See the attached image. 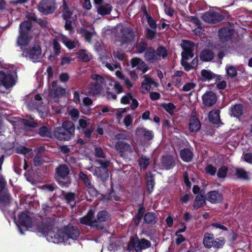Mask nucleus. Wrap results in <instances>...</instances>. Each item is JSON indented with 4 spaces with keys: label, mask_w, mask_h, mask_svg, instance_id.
Wrapping results in <instances>:
<instances>
[{
    "label": "nucleus",
    "mask_w": 252,
    "mask_h": 252,
    "mask_svg": "<svg viewBox=\"0 0 252 252\" xmlns=\"http://www.w3.org/2000/svg\"><path fill=\"white\" fill-rule=\"evenodd\" d=\"M50 227L48 225H44L43 228L39 229V231L46 234V239L49 242L55 244L62 242L67 243V241L69 239H76L79 235L78 229L74 227L68 226L63 230H59L56 233L49 230Z\"/></svg>",
    "instance_id": "obj_1"
},
{
    "label": "nucleus",
    "mask_w": 252,
    "mask_h": 252,
    "mask_svg": "<svg viewBox=\"0 0 252 252\" xmlns=\"http://www.w3.org/2000/svg\"><path fill=\"white\" fill-rule=\"evenodd\" d=\"M94 215V211L92 210H89L86 216L80 219V223L96 227L98 229H103L104 228L103 222L110 220V215L105 211H99L96 215V219L93 220Z\"/></svg>",
    "instance_id": "obj_2"
},
{
    "label": "nucleus",
    "mask_w": 252,
    "mask_h": 252,
    "mask_svg": "<svg viewBox=\"0 0 252 252\" xmlns=\"http://www.w3.org/2000/svg\"><path fill=\"white\" fill-rule=\"evenodd\" d=\"M74 131V127L72 123L64 122L62 127H56L54 131V135L56 138L60 140H67Z\"/></svg>",
    "instance_id": "obj_3"
},
{
    "label": "nucleus",
    "mask_w": 252,
    "mask_h": 252,
    "mask_svg": "<svg viewBox=\"0 0 252 252\" xmlns=\"http://www.w3.org/2000/svg\"><path fill=\"white\" fill-rule=\"evenodd\" d=\"M194 44L188 40H183L181 43V47L183 49V51L182 53L181 64L186 71H189L190 68L187 61L189 59L192 58L193 56L192 52L194 49Z\"/></svg>",
    "instance_id": "obj_4"
},
{
    "label": "nucleus",
    "mask_w": 252,
    "mask_h": 252,
    "mask_svg": "<svg viewBox=\"0 0 252 252\" xmlns=\"http://www.w3.org/2000/svg\"><path fill=\"white\" fill-rule=\"evenodd\" d=\"M32 26L31 21H25L20 25V36L18 38L17 43L21 46V48L27 46L30 41V38L28 35L29 31Z\"/></svg>",
    "instance_id": "obj_5"
},
{
    "label": "nucleus",
    "mask_w": 252,
    "mask_h": 252,
    "mask_svg": "<svg viewBox=\"0 0 252 252\" xmlns=\"http://www.w3.org/2000/svg\"><path fill=\"white\" fill-rule=\"evenodd\" d=\"M69 173V169L66 165H61L56 168V179L62 186H66L68 184L66 177Z\"/></svg>",
    "instance_id": "obj_6"
},
{
    "label": "nucleus",
    "mask_w": 252,
    "mask_h": 252,
    "mask_svg": "<svg viewBox=\"0 0 252 252\" xmlns=\"http://www.w3.org/2000/svg\"><path fill=\"white\" fill-rule=\"evenodd\" d=\"M150 246V242L147 240L143 239L139 240L135 238H131L130 243L128 245L127 250L130 251L134 248L137 252H141L142 250L147 249Z\"/></svg>",
    "instance_id": "obj_7"
},
{
    "label": "nucleus",
    "mask_w": 252,
    "mask_h": 252,
    "mask_svg": "<svg viewBox=\"0 0 252 252\" xmlns=\"http://www.w3.org/2000/svg\"><path fill=\"white\" fill-rule=\"evenodd\" d=\"M203 244L207 248L212 247L219 248L223 245L224 241L221 238L215 240L213 234L206 233L204 235L203 238Z\"/></svg>",
    "instance_id": "obj_8"
},
{
    "label": "nucleus",
    "mask_w": 252,
    "mask_h": 252,
    "mask_svg": "<svg viewBox=\"0 0 252 252\" xmlns=\"http://www.w3.org/2000/svg\"><path fill=\"white\" fill-rule=\"evenodd\" d=\"M24 54L27 58L33 62H38L41 58V49L38 45H34L24 51Z\"/></svg>",
    "instance_id": "obj_9"
},
{
    "label": "nucleus",
    "mask_w": 252,
    "mask_h": 252,
    "mask_svg": "<svg viewBox=\"0 0 252 252\" xmlns=\"http://www.w3.org/2000/svg\"><path fill=\"white\" fill-rule=\"evenodd\" d=\"M48 93L49 97L55 99L64 95L66 94V90L61 86H58L57 81H53Z\"/></svg>",
    "instance_id": "obj_10"
},
{
    "label": "nucleus",
    "mask_w": 252,
    "mask_h": 252,
    "mask_svg": "<svg viewBox=\"0 0 252 252\" xmlns=\"http://www.w3.org/2000/svg\"><path fill=\"white\" fill-rule=\"evenodd\" d=\"M56 8L54 0H42L38 7L39 10L45 14L53 13Z\"/></svg>",
    "instance_id": "obj_11"
},
{
    "label": "nucleus",
    "mask_w": 252,
    "mask_h": 252,
    "mask_svg": "<svg viewBox=\"0 0 252 252\" xmlns=\"http://www.w3.org/2000/svg\"><path fill=\"white\" fill-rule=\"evenodd\" d=\"M143 78L144 79L141 82V90L143 93L150 92L152 85L156 87H158L159 85L153 78L148 75H144Z\"/></svg>",
    "instance_id": "obj_12"
},
{
    "label": "nucleus",
    "mask_w": 252,
    "mask_h": 252,
    "mask_svg": "<svg viewBox=\"0 0 252 252\" xmlns=\"http://www.w3.org/2000/svg\"><path fill=\"white\" fill-rule=\"evenodd\" d=\"M115 146L117 151L121 153V156L128 155L134 152V148L125 142L119 141Z\"/></svg>",
    "instance_id": "obj_13"
},
{
    "label": "nucleus",
    "mask_w": 252,
    "mask_h": 252,
    "mask_svg": "<svg viewBox=\"0 0 252 252\" xmlns=\"http://www.w3.org/2000/svg\"><path fill=\"white\" fill-rule=\"evenodd\" d=\"M97 162L101 165V167H95L94 174L99 178H102L107 173L106 168L109 166L110 162L108 160L102 161L100 160H98Z\"/></svg>",
    "instance_id": "obj_14"
},
{
    "label": "nucleus",
    "mask_w": 252,
    "mask_h": 252,
    "mask_svg": "<svg viewBox=\"0 0 252 252\" xmlns=\"http://www.w3.org/2000/svg\"><path fill=\"white\" fill-rule=\"evenodd\" d=\"M201 18L206 23H214L220 19V16L216 12L209 11L202 14Z\"/></svg>",
    "instance_id": "obj_15"
},
{
    "label": "nucleus",
    "mask_w": 252,
    "mask_h": 252,
    "mask_svg": "<svg viewBox=\"0 0 252 252\" xmlns=\"http://www.w3.org/2000/svg\"><path fill=\"white\" fill-rule=\"evenodd\" d=\"M58 39L63 42V43L69 50L78 47L79 45L77 40L74 39L71 40L68 39L66 36L63 35H60L58 37Z\"/></svg>",
    "instance_id": "obj_16"
},
{
    "label": "nucleus",
    "mask_w": 252,
    "mask_h": 252,
    "mask_svg": "<svg viewBox=\"0 0 252 252\" xmlns=\"http://www.w3.org/2000/svg\"><path fill=\"white\" fill-rule=\"evenodd\" d=\"M203 104L206 106H212L217 101V96L213 92L205 93L202 96Z\"/></svg>",
    "instance_id": "obj_17"
},
{
    "label": "nucleus",
    "mask_w": 252,
    "mask_h": 252,
    "mask_svg": "<svg viewBox=\"0 0 252 252\" xmlns=\"http://www.w3.org/2000/svg\"><path fill=\"white\" fill-rule=\"evenodd\" d=\"M206 199L211 203L216 204L220 202L223 199V197L219 191H212L207 194Z\"/></svg>",
    "instance_id": "obj_18"
},
{
    "label": "nucleus",
    "mask_w": 252,
    "mask_h": 252,
    "mask_svg": "<svg viewBox=\"0 0 252 252\" xmlns=\"http://www.w3.org/2000/svg\"><path fill=\"white\" fill-rule=\"evenodd\" d=\"M131 65L132 67H136L138 69L141 70L143 73L148 70V67L146 63L141 59L138 58H134L131 60Z\"/></svg>",
    "instance_id": "obj_19"
},
{
    "label": "nucleus",
    "mask_w": 252,
    "mask_h": 252,
    "mask_svg": "<svg viewBox=\"0 0 252 252\" xmlns=\"http://www.w3.org/2000/svg\"><path fill=\"white\" fill-rule=\"evenodd\" d=\"M136 135L141 137H143L145 140H149L153 138L152 131L148 130L143 127H138L136 129Z\"/></svg>",
    "instance_id": "obj_20"
},
{
    "label": "nucleus",
    "mask_w": 252,
    "mask_h": 252,
    "mask_svg": "<svg viewBox=\"0 0 252 252\" xmlns=\"http://www.w3.org/2000/svg\"><path fill=\"white\" fill-rule=\"evenodd\" d=\"M19 223L22 226L25 227L26 229L31 227L32 220L25 213H22L19 216Z\"/></svg>",
    "instance_id": "obj_21"
},
{
    "label": "nucleus",
    "mask_w": 252,
    "mask_h": 252,
    "mask_svg": "<svg viewBox=\"0 0 252 252\" xmlns=\"http://www.w3.org/2000/svg\"><path fill=\"white\" fill-rule=\"evenodd\" d=\"M232 32L229 28H223L219 30V36L222 41H227L230 38Z\"/></svg>",
    "instance_id": "obj_22"
},
{
    "label": "nucleus",
    "mask_w": 252,
    "mask_h": 252,
    "mask_svg": "<svg viewBox=\"0 0 252 252\" xmlns=\"http://www.w3.org/2000/svg\"><path fill=\"white\" fill-rule=\"evenodd\" d=\"M200 127V123L195 116H191L189 123V129L191 132L197 131Z\"/></svg>",
    "instance_id": "obj_23"
},
{
    "label": "nucleus",
    "mask_w": 252,
    "mask_h": 252,
    "mask_svg": "<svg viewBox=\"0 0 252 252\" xmlns=\"http://www.w3.org/2000/svg\"><path fill=\"white\" fill-rule=\"evenodd\" d=\"M91 78L95 82V84L94 87V88L93 90L96 91H100L103 84V78L101 76L96 74H93L91 75Z\"/></svg>",
    "instance_id": "obj_24"
},
{
    "label": "nucleus",
    "mask_w": 252,
    "mask_h": 252,
    "mask_svg": "<svg viewBox=\"0 0 252 252\" xmlns=\"http://www.w3.org/2000/svg\"><path fill=\"white\" fill-rule=\"evenodd\" d=\"M145 60L149 62L154 63L158 60V56L153 48H149L145 53Z\"/></svg>",
    "instance_id": "obj_25"
},
{
    "label": "nucleus",
    "mask_w": 252,
    "mask_h": 252,
    "mask_svg": "<svg viewBox=\"0 0 252 252\" xmlns=\"http://www.w3.org/2000/svg\"><path fill=\"white\" fill-rule=\"evenodd\" d=\"M244 109L241 105H235L231 108L230 110V115L231 116L239 118L244 113Z\"/></svg>",
    "instance_id": "obj_26"
},
{
    "label": "nucleus",
    "mask_w": 252,
    "mask_h": 252,
    "mask_svg": "<svg viewBox=\"0 0 252 252\" xmlns=\"http://www.w3.org/2000/svg\"><path fill=\"white\" fill-rule=\"evenodd\" d=\"M216 77V75L209 70L203 69L201 72V79L202 81H210Z\"/></svg>",
    "instance_id": "obj_27"
},
{
    "label": "nucleus",
    "mask_w": 252,
    "mask_h": 252,
    "mask_svg": "<svg viewBox=\"0 0 252 252\" xmlns=\"http://www.w3.org/2000/svg\"><path fill=\"white\" fill-rule=\"evenodd\" d=\"M180 157L184 161L189 162L192 158V153L189 149H185L181 151Z\"/></svg>",
    "instance_id": "obj_28"
},
{
    "label": "nucleus",
    "mask_w": 252,
    "mask_h": 252,
    "mask_svg": "<svg viewBox=\"0 0 252 252\" xmlns=\"http://www.w3.org/2000/svg\"><path fill=\"white\" fill-rule=\"evenodd\" d=\"M209 118L211 122L214 124H218L220 122V111L213 110L209 113Z\"/></svg>",
    "instance_id": "obj_29"
},
{
    "label": "nucleus",
    "mask_w": 252,
    "mask_h": 252,
    "mask_svg": "<svg viewBox=\"0 0 252 252\" xmlns=\"http://www.w3.org/2000/svg\"><path fill=\"white\" fill-rule=\"evenodd\" d=\"M76 55L78 56V58L83 62H89L92 58L91 55L85 50L78 51Z\"/></svg>",
    "instance_id": "obj_30"
},
{
    "label": "nucleus",
    "mask_w": 252,
    "mask_h": 252,
    "mask_svg": "<svg viewBox=\"0 0 252 252\" xmlns=\"http://www.w3.org/2000/svg\"><path fill=\"white\" fill-rule=\"evenodd\" d=\"M97 10L98 14L104 15L109 14L110 13L112 7L110 4H106L97 7Z\"/></svg>",
    "instance_id": "obj_31"
},
{
    "label": "nucleus",
    "mask_w": 252,
    "mask_h": 252,
    "mask_svg": "<svg viewBox=\"0 0 252 252\" xmlns=\"http://www.w3.org/2000/svg\"><path fill=\"white\" fill-rule=\"evenodd\" d=\"M213 57L214 53L209 50H204L200 54V58L203 61H210L213 59Z\"/></svg>",
    "instance_id": "obj_32"
},
{
    "label": "nucleus",
    "mask_w": 252,
    "mask_h": 252,
    "mask_svg": "<svg viewBox=\"0 0 252 252\" xmlns=\"http://www.w3.org/2000/svg\"><path fill=\"white\" fill-rule=\"evenodd\" d=\"M161 163L162 165L167 169L172 168L174 165V159L171 157L163 158Z\"/></svg>",
    "instance_id": "obj_33"
},
{
    "label": "nucleus",
    "mask_w": 252,
    "mask_h": 252,
    "mask_svg": "<svg viewBox=\"0 0 252 252\" xmlns=\"http://www.w3.org/2000/svg\"><path fill=\"white\" fill-rule=\"evenodd\" d=\"M205 204V199L202 195H198L196 196L194 203L193 207L195 209H198Z\"/></svg>",
    "instance_id": "obj_34"
},
{
    "label": "nucleus",
    "mask_w": 252,
    "mask_h": 252,
    "mask_svg": "<svg viewBox=\"0 0 252 252\" xmlns=\"http://www.w3.org/2000/svg\"><path fill=\"white\" fill-rule=\"evenodd\" d=\"M146 179L147 189L151 192L153 191L155 185L154 177L151 173L149 172L146 174Z\"/></svg>",
    "instance_id": "obj_35"
},
{
    "label": "nucleus",
    "mask_w": 252,
    "mask_h": 252,
    "mask_svg": "<svg viewBox=\"0 0 252 252\" xmlns=\"http://www.w3.org/2000/svg\"><path fill=\"white\" fill-rule=\"evenodd\" d=\"M112 109L109 106H103L96 112V117L101 118L106 115L108 112L112 111Z\"/></svg>",
    "instance_id": "obj_36"
},
{
    "label": "nucleus",
    "mask_w": 252,
    "mask_h": 252,
    "mask_svg": "<svg viewBox=\"0 0 252 252\" xmlns=\"http://www.w3.org/2000/svg\"><path fill=\"white\" fill-rule=\"evenodd\" d=\"M73 12L67 7V4L64 3L63 4V17L64 20H70Z\"/></svg>",
    "instance_id": "obj_37"
},
{
    "label": "nucleus",
    "mask_w": 252,
    "mask_h": 252,
    "mask_svg": "<svg viewBox=\"0 0 252 252\" xmlns=\"http://www.w3.org/2000/svg\"><path fill=\"white\" fill-rule=\"evenodd\" d=\"M14 84V78L11 75H6L3 85L5 88L12 87Z\"/></svg>",
    "instance_id": "obj_38"
},
{
    "label": "nucleus",
    "mask_w": 252,
    "mask_h": 252,
    "mask_svg": "<svg viewBox=\"0 0 252 252\" xmlns=\"http://www.w3.org/2000/svg\"><path fill=\"white\" fill-rule=\"evenodd\" d=\"M73 61L74 59L71 56H69L68 54H66L62 56L61 64L62 66L67 65L69 64Z\"/></svg>",
    "instance_id": "obj_39"
},
{
    "label": "nucleus",
    "mask_w": 252,
    "mask_h": 252,
    "mask_svg": "<svg viewBox=\"0 0 252 252\" xmlns=\"http://www.w3.org/2000/svg\"><path fill=\"white\" fill-rule=\"evenodd\" d=\"M147 46V43L143 40H141L138 42L135 46L136 52L138 53H141L146 48Z\"/></svg>",
    "instance_id": "obj_40"
},
{
    "label": "nucleus",
    "mask_w": 252,
    "mask_h": 252,
    "mask_svg": "<svg viewBox=\"0 0 252 252\" xmlns=\"http://www.w3.org/2000/svg\"><path fill=\"white\" fill-rule=\"evenodd\" d=\"M161 106L164 110L171 115L174 113L176 108L172 103H163L161 104Z\"/></svg>",
    "instance_id": "obj_41"
},
{
    "label": "nucleus",
    "mask_w": 252,
    "mask_h": 252,
    "mask_svg": "<svg viewBox=\"0 0 252 252\" xmlns=\"http://www.w3.org/2000/svg\"><path fill=\"white\" fill-rule=\"evenodd\" d=\"M144 220L148 223H154L156 222L155 214L152 213H147L144 217Z\"/></svg>",
    "instance_id": "obj_42"
},
{
    "label": "nucleus",
    "mask_w": 252,
    "mask_h": 252,
    "mask_svg": "<svg viewBox=\"0 0 252 252\" xmlns=\"http://www.w3.org/2000/svg\"><path fill=\"white\" fill-rule=\"evenodd\" d=\"M39 133L41 136L50 137L51 136V132L50 130L46 126H42L40 128Z\"/></svg>",
    "instance_id": "obj_43"
},
{
    "label": "nucleus",
    "mask_w": 252,
    "mask_h": 252,
    "mask_svg": "<svg viewBox=\"0 0 252 252\" xmlns=\"http://www.w3.org/2000/svg\"><path fill=\"white\" fill-rule=\"evenodd\" d=\"M196 86V84L192 82L186 83L182 87V90L184 92L192 91Z\"/></svg>",
    "instance_id": "obj_44"
},
{
    "label": "nucleus",
    "mask_w": 252,
    "mask_h": 252,
    "mask_svg": "<svg viewBox=\"0 0 252 252\" xmlns=\"http://www.w3.org/2000/svg\"><path fill=\"white\" fill-rule=\"evenodd\" d=\"M236 175L239 178L244 179H248V173L242 168H238L236 169Z\"/></svg>",
    "instance_id": "obj_45"
},
{
    "label": "nucleus",
    "mask_w": 252,
    "mask_h": 252,
    "mask_svg": "<svg viewBox=\"0 0 252 252\" xmlns=\"http://www.w3.org/2000/svg\"><path fill=\"white\" fill-rule=\"evenodd\" d=\"M156 54L158 56V59L160 57H162L163 58L166 57L167 53L166 49L163 47H159L157 48Z\"/></svg>",
    "instance_id": "obj_46"
},
{
    "label": "nucleus",
    "mask_w": 252,
    "mask_h": 252,
    "mask_svg": "<svg viewBox=\"0 0 252 252\" xmlns=\"http://www.w3.org/2000/svg\"><path fill=\"white\" fill-rule=\"evenodd\" d=\"M227 75L230 77H233L237 74L236 69L233 66H228L226 67Z\"/></svg>",
    "instance_id": "obj_47"
},
{
    "label": "nucleus",
    "mask_w": 252,
    "mask_h": 252,
    "mask_svg": "<svg viewBox=\"0 0 252 252\" xmlns=\"http://www.w3.org/2000/svg\"><path fill=\"white\" fill-rule=\"evenodd\" d=\"M149 164V159L146 157H141L139 159V164L141 169H145Z\"/></svg>",
    "instance_id": "obj_48"
},
{
    "label": "nucleus",
    "mask_w": 252,
    "mask_h": 252,
    "mask_svg": "<svg viewBox=\"0 0 252 252\" xmlns=\"http://www.w3.org/2000/svg\"><path fill=\"white\" fill-rule=\"evenodd\" d=\"M133 121L131 115H127L124 119V123L127 129H130L131 125Z\"/></svg>",
    "instance_id": "obj_49"
},
{
    "label": "nucleus",
    "mask_w": 252,
    "mask_h": 252,
    "mask_svg": "<svg viewBox=\"0 0 252 252\" xmlns=\"http://www.w3.org/2000/svg\"><path fill=\"white\" fill-rule=\"evenodd\" d=\"M227 169L225 166L221 167L218 170L217 176L219 178H223L225 177L227 174Z\"/></svg>",
    "instance_id": "obj_50"
},
{
    "label": "nucleus",
    "mask_w": 252,
    "mask_h": 252,
    "mask_svg": "<svg viewBox=\"0 0 252 252\" xmlns=\"http://www.w3.org/2000/svg\"><path fill=\"white\" fill-rule=\"evenodd\" d=\"M125 31L126 32H127V35H126V34L125 33L124 34V36H125V39L122 40L121 42L122 43H124V42H126L128 40H131V39L132 38V36H133L132 32H131L129 29H126V30H125Z\"/></svg>",
    "instance_id": "obj_51"
},
{
    "label": "nucleus",
    "mask_w": 252,
    "mask_h": 252,
    "mask_svg": "<svg viewBox=\"0 0 252 252\" xmlns=\"http://www.w3.org/2000/svg\"><path fill=\"white\" fill-rule=\"evenodd\" d=\"M32 151L31 150L26 148L24 147H20L17 149V153L19 154H22L25 156H26Z\"/></svg>",
    "instance_id": "obj_52"
},
{
    "label": "nucleus",
    "mask_w": 252,
    "mask_h": 252,
    "mask_svg": "<svg viewBox=\"0 0 252 252\" xmlns=\"http://www.w3.org/2000/svg\"><path fill=\"white\" fill-rule=\"evenodd\" d=\"M205 170L207 173L211 175H214L216 173L217 169L212 165L209 164L206 166Z\"/></svg>",
    "instance_id": "obj_53"
},
{
    "label": "nucleus",
    "mask_w": 252,
    "mask_h": 252,
    "mask_svg": "<svg viewBox=\"0 0 252 252\" xmlns=\"http://www.w3.org/2000/svg\"><path fill=\"white\" fill-rule=\"evenodd\" d=\"M69 115L72 119H76L79 116V111L75 108H73L68 111Z\"/></svg>",
    "instance_id": "obj_54"
},
{
    "label": "nucleus",
    "mask_w": 252,
    "mask_h": 252,
    "mask_svg": "<svg viewBox=\"0 0 252 252\" xmlns=\"http://www.w3.org/2000/svg\"><path fill=\"white\" fill-rule=\"evenodd\" d=\"M106 67L110 70L113 71L116 69L120 68V64L118 63H115L114 64H111L110 63H105Z\"/></svg>",
    "instance_id": "obj_55"
},
{
    "label": "nucleus",
    "mask_w": 252,
    "mask_h": 252,
    "mask_svg": "<svg viewBox=\"0 0 252 252\" xmlns=\"http://www.w3.org/2000/svg\"><path fill=\"white\" fill-rule=\"evenodd\" d=\"M132 99V95L130 93L126 94L121 98V102L123 104H128Z\"/></svg>",
    "instance_id": "obj_56"
},
{
    "label": "nucleus",
    "mask_w": 252,
    "mask_h": 252,
    "mask_svg": "<svg viewBox=\"0 0 252 252\" xmlns=\"http://www.w3.org/2000/svg\"><path fill=\"white\" fill-rule=\"evenodd\" d=\"M113 56L115 58L119 60H122L124 58V54L122 51H114L113 53Z\"/></svg>",
    "instance_id": "obj_57"
},
{
    "label": "nucleus",
    "mask_w": 252,
    "mask_h": 252,
    "mask_svg": "<svg viewBox=\"0 0 252 252\" xmlns=\"http://www.w3.org/2000/svg\"><path fill=\"white\" fill-rule=\"evenodd\" d=\"M95 155L99 158H105V155L101 148L97 147L95 149Z\"/></svg>",
    "instance_id": "obj_58"
},
{
    "label": "nucleus",
    "mask_w": 252,
    "mask_h": 252,
    "mask_svg": "<svg viewBox=\"0 0 252 252\" xmlns=\"http://www.w3.org/2000/svg\"><path fill=\"white\" fill-rule=\"evenodd\" d=\"M242 158L244 161L249 163H252V154L247 153L244 154Z\"/></svg>",
    "instance_id": "obj_59"
},
{
    "label": "nucleus",
    "mask_w": 252,
    "mask_h": 252,
    "mask_svg": "<svg viewBox=\"0 0 252 252\" xmlns=\"http://www.w3.org/2000/svg\"><path fill=\"white\" fill-rule=\"evenodd\" d=\"M69 76L67 73H61L59 76L60 80L63 83L67 82L69 79Z\"/></svg>",
    "instance_id": "obj_60"
},
{
    "label": "nucleus",
    "mask_w": 252,
    "mask_h": 252,
    "mask_svg": "<svg viewBox=\"0 0 252 252\" xmlns=\"http://www.w3.org/2000/svg\"><path fill=\"white\" fill-rule=\"evenodd\" d=\"M53 48L55 51V52L56 54L58 55L60 53V49H61V46L60 44L56 41L54 40L53 43Z\"/></svg>",
    "instance_id": "obj_61"
},
{
    "label": "nucleus",
    "mask_w": 252,
    "mask_h": 252,
    "mask_svg": "<svg viewBox=\"0 0 252 252\" xmlns=\"http://www.w3.org/2000/svg\"><path fill=\"white\" fill-rule=\"evenodd\" d=\"M148 23L150 26L153 29H155L156 28V24L154 20L150 16L147 15L146 16Z\"/></svg>",
    "instance_id": "obj_62"
},
{
    "label": "nucleus",
    "mask_w": 252,
    "mask_h": 252,
    "mask_svg": "<svg viewBox=\"0 0 252 252\" xmlns=\"http://www.w3.org/2000/svg\"><path fill=\"white\" fill-rule=\"evenodd\" d=\"M66 21L65 24L64 26L65 29L67 31H69L71 32L73 31V28L72 26V22L70 20H65Z\"/></svg>",
    "instance_id": "obj_63"
},
{
    "label": "nucleus",
    "mask_w": 252,
    "mask_h": 252,
    "mask_svg": "<svg viewBox=\"0 0 252 252\" xmlns=\"http://www.w3.org/2000/svg\"><path fill=\"white\" fill-rule=\"evenodd\" d=\"M114 88L118 94L121 93L123 91V87L119 82H114Z\"/></svg>",
    "instance_id": "obj_64"
}]
</instances>
